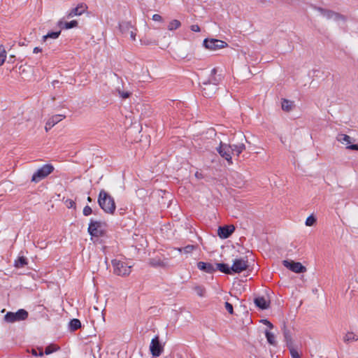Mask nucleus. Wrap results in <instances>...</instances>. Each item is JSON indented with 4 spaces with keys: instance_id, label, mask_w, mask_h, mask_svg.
Listing matches in <instances>:
<instances>
[{
    "instance_id": "1",
    "label": "nucleus",
    "mask_w": 358,
    "mask_h": 358,
    "mask_svg": "<svg viewBox=\"0 0 358 358\" xmlns=\"http://www.w3.org/2000/svg\"><path fill=\"white\" fill-rule=\"evenodd\" d=\"M98 203L100 208L106 213L114 214L116 205L114 199L105 190L102 189L99 194Z\"/></svg>"
},
{
    "instance_id": "2",
    "label": "nucleus",
    "mask_w": 358,
    "mask_h": 358,
    "mask_svg": "<svg viewBox=\"0 0 358 358\" xmlns=\"http://www.w3.org/2000/svg\"><path fill=\"white\" fill-rule=\"evenodd\" d=\"M113 272L115 274L120 276H127L131 271V265H129L126 261L115 259L112 261Z\"/></svg>"
},
{
    "instance_id": "3",
    "label": "nucleus",
    "mask_w": 358,
    "mask_h": 358,
    "mask_svg": "<svg viewBox=\"0 0 358 358\" xmlns=\"http://www.w3.org/2000/svg\"><path fill=\"white\" fill-rule=\"evenodd\" d=\"M54 169V166L50 164L43 165L33 174L31 182L35 183L40 182L52 173Z\"/></svg>"
},
{
    "instance_id": "4",
    "label": "nucleus",
    "mask_w": 358,
    "mask_h": 358,
    "mask_svg": "<svg viewBox=\"0 0 358 358\" xmlns=\"http://www.w3.org/2000/svg\"><path fill=\"white\" fill-rule=\"evenodd\" d=\"M315 10L320 13L321 15L327 20H333L334 21L345 20V17L341 14L334 12L331 10L325 9L322 7L314 6Z\"/></svg>"
},
{
    "instance_id": "5",
    "label": "nucleus",
    "mask_w": 358,
    "mask_h": 358,
    "mask_svg": "<svg viewBox=\"0 0 358 358\" xmlns=\"http://www.w3.org/2000/svg\"><path fill=\"white\" fill-rule=\"evenodd\" d=\"M28 317V313L24 309H20L16 313L8 312L4 316V320L7 322H15L17 321L24 320Z\"/></svg>"
},
{
    "instance_id": "6",
    "label": "nucleus",
    "mask_w": 358,
    "mask_h": 358,
    "mask_svg": "<svg viewBox=\"0 0 358 358\" xmlns=\"http://www.w3.org/2000/svg\"><path fill=\"white\" fill-rule=\"evenodd\" d=\"M218 153L220 156L224 158L229 164H232V146L231 145L220 143V146L217 148Z\"/></svg>"
},
{
    "instance_id": "7",
    "label": "nucleus",
    "mask_w": 358,
    "mask_h": 358,
    "mask_svg": "<svg viewBox=\"0 0 358 358\" xmlns=\"http://www.w3.org/2000/svg\"><path fill=\"white\" fill-rule=\"evenodd\" d=\"M150 351L152 357H159L164 351V345L160 343L159 336H155L150 344Z\"/></svg>"
},
{
    "instance_id": "8",
    "label": "nucleus",
    "mask_w": 358,
    "mask_h": 358,
    "mask_svg": "<svg viewBox=\"0 0 358 358\" xmlns=\"http://www.w3.org/2000/svg\"><path fill=\"white\" fill-rule=\"evenodd\" d=\"M203 45L210 50H217L227 47V43L225 41L218 39L206 38L203 41Z\"/></svg>"
},
{
    "instance_id": "9",
    "label": "nucleus",
    "mask_w": 358,
    "mask_h": 358,
    "mask_svg": "<svg viewBox=\"0 0 358 358\" xmlns=\"http://www.w3.org/2000/svg\"><path fill=\"white\" fill-rule=\"evenodd\" d=\"M248 267V262L246 258L235 259L231 267L232 273H240L245 271Z\"/></svg>"
},
{
    "instance_id": "10",
    "label": "nucleus",
    "mask_w": 358,
    "mask_h": 358,
    "mask_svg": "<svg viewBox=\"0 0 358 358\" xmlns=\"http://www.w3.org/2000/svg\"><path fill=\"white\" fill-rule=\"evenodd\" d=\"M218 80L216 78L212 79L209 82H203L202 87L203 95L206 97H210L214 93Z\"/></svg>"
},
{
    "instance_id": "11",
    "label": "nucleus",
    "mask_w": 358,
    "mask_h": 358,
    "mask_svg": "<svg viewBox=\"0 0 358 358\" xmlns=\"http://www.w3.org/2000/svg\"><path fill=\"white\" fill-rule=\"evenodd\" d=\"M282 264L285 267L296 273H301L306 271V268L300 262H295L292 260H284L282 262Z\"/></svg>"
},
{
    "instance_id": "12",
    "label": "nucleus",
    "mask_w": 358,
    "mask_h": 358,
    "mask_svg": "<svg viewBox=\"0 0 358 358\" xmlns=\"http://www.w3.org/2000/svg\"><path fill=\"white\" fill-rule=\"evenodd\" d=\"M336 139L338 142L342 144L346 145L347 148L353 150H358V144H351V137L347 134H338Z\"/></svg>"
},
{
    "instance_id": "13",
    "label": "nucleus",
    "mask_w": 358,
    "mask_h": 358,
    "mask_svg": "<svg viewBox=\"0 0 358 358\" xmlns=\"http://www.w3.org/2000/svg\"><path fill=\"white\" fill-rule=\"evenodd\" d=\"M66 117L65 115L62 114H57L55 115L51 116L48 118V120L46 122L45 129L46 131H48L50 129H51L55 124L61 122L62 120H64Z\"/></svg>"
},
{
    "instance_id": "14",
    "label": "nucleus",
    "mask_w": 358,
    "mask_h": 358,
    "mask_svg": "<svg viewBox=\"0 0 358 358\" xmlns=\"http://www.w3.org/2000/svg\"><path fill=\"white\" fill-rule=\"evenodd\" d=\"M235 228L233 225H226L220 227L218 229V236L221 238H227L234 231Z\"/></svg>"
},
{
    "instance_id": "15",
    "label": "nucleus",
    "mask_w": 358,
    "mask_h": 358,
    "mask_svg": "<svg viewBox=\"0 0 358 358\" xmlns=\"http://www.w3.org/2000/svg\"><path fill=\"white\" fill-rule=\"evenodd\" d=\"M101 223L96 221H91L88 227V232L93 236H99L101 234L100 229Z\"/></svg>"
},
{
    "instance_id": "16",
    "label": "nucleus",
    "mask_w": 358,
    "mask_h": 358,
    "mask_svg": "<svg viewBox=\"0 0 358 358\" xmlns=\"http://www.w3.org/2000/svg\"><path fill=\"white\" fill-rule=\"evenodd\" d=\"M87 9V6L84 3L78 4L76 7L72 8L67 13V17H73L74 16H78L82 15Z\"/></svg>"
},
{
    "instance_id": "17",
    "label": "nucleus",
    "mask_w": 358,
    "mask_h": 358,
    "mask_svg": "<svg viewBox=\"0 0 358 358\" xmlns=\"http://www.w3.org/2000/svg\"><path fill=\"white\" fill-rule=\"evenodd\" d=\"M197 268L203 272L207 273H213L216 271V268L210 263L199 262L197 263Z\"/></svg>"
},
{
    "instance_id": "18",
    "label": "nucleus",
    "mask_w": 358,
    "mask_h": 358,
    "mask_svg": "<svg viewBox=\"0 0 358 358\" xmlns=\"http://www.w3.org/2000/svg\"><path fill=\"white\" fill-rule=\"evenodd\" d=\"M254 301L255 305L262 310L267 309L269 306V301L263 296L255 298Z\"/></svg>"
},
{
    "instance_id": "19",
    "label": "nucleus",
    "mask_w": 358,
    "mask_h": 358,
    "mask_svg": "<svg viewBox=\"0 0 358 358\" xmlns=\"http://www.w3.org/2000/svg\"><path fill=\"white\" fill-rule=\"evenodd\" d=\"M58 26L62 29H71L78 26V22L76 20H72L71 22H64L60 20L58 22Z\"/></svg>"
},
{
    "instance_id": "20",
    "label": "nucleus",
    "mask_w": 358,
    "mask_h": 358,
    "mask_svg": "<svg viewBox=\"0 0 358 358\" xmlns=\"http://www.w3.org/2000/svg\"><path fill=\"white\" fill-rule=\"evenodd\" d=\"M216 269H218L220 271L226 273V274H231L232 271L231 270V267H229L227 264L223 263H219L216 264Z\"/></svg>"
},
{
    "instance_id": "21",
    "label": "nucleus",
    "mask_w": 358,
    "mask_h": 358,
    "mask_svg": "<svg viewBox=\"0 0 358 358\" xmlns=\"http://www.w3.org/2000/svg\"><path fill=\"white\" fill-rule=\"evenodd\" d=\"M232 155H239L245 149V146L243 143H239L237 145H232Z\"/></svg>"
},
{
    "instance_id": "22",
    "label": "nucleus",
    "mask_w": 358,
    "mask_h": 358,
    "mask_svg": "<svg viewBox=\"0 0 358 358\" xmlns=\"http://www.w3.org/2000/svg\"><path fill=\"white\" fill-rule=\"evenodd\" d=\"M150 264L153 266H159V267H166L168 266V262L166 261H162L160 259H151Z\"/></svg>"
},
{
    "instance_id": "23",
    "label": "nucleus",
    "mask_w": 358,
    "mask_h": 358,
    "mask_svg": "<svg viewBox=\"0 0 358 358\" xmlns=\"http://www.w3.org/2000/svg\"><path fill=\"white\" fill-rule=\"evenodd\" d=\"M193 289L199 296L204 297L206 296V290L204 286L196 285L193 287Z\"/></svg>"
},
{
    "instance_id": "24",
    "label": "nucleus",
    "mask_w": 358,
    "mask_h": 358,
    "mask_svg": "<svg viewBox=\"0 0 358 358\" xmlns=\"http://www.w3.org/2000/svg\"><path fill=\"white\" fill-rule=\"evenodd\" d=\"M27 264V259L24 257H20L15 261V266L16 268H23L25 265Z\"/></svg>"
},
{
    "instance_id": "25",
    "label": "nucleus",
    "mask_w": 358,
    "mask_h": 358,
    "mask_svg": "<svg viewBox=\"0 0 358 358\" xmlns=\"http://www.w3.org/2000/svg\"><path fill=\"white\" fill-rule=\"evenodd\" d=\"M180 26L181 23L179 20H173L169 23L167 29L170 31H173L178 29Z\"/></svg>"
},
{
    "instance_id": "26",
    "label": "nucleus",
    "mask_w": 358,
    "mask_h": 358,
    "mask_svg": "<svg viewBox=\"0 0 358 358\" xmlns=\"http://www.w3.org/2000/svg\"><path fill=\"white\" fill-rule=\"evenodd\" d=\"M61 31L48 32L45 36H43V40L45 41L48 38L56 39L59 37Z\"/></svg>"
},
{
    "instance_id": "27",
    "label": "nucleus",
    "mask_w": 358,
    "mask_h": 358,
    "mask_svg": "<svg viewBox=\"0 0 358 358\" xmlns=\"http://www.w3.org/2000/svg\"><path fill=\"white\" fill-rule=\"evenodd\" d=\"M69 326L71 330L76 331L81 327L80 321L78 319H73L69 323Z\"/></svg>"
},
{
    "instance_id": "28",
    "label": "nucleus",
    "mask_w": 358,
    "mask_h": 358,
    "mask_svg": "<svg viewBox=\"0 0 358 358\" xmlns=\"http://www.w3.org/2000/svg\"><path fill=\"white\" fill-rule=\"evenodd\" d=\"M358 337L355 335L352 332H348L343 337V341L345 343H349L352 341H357Z\"/></svg>"
},
{
    "instance_id": "29",
    "label": "nucleus",
    "mask_w": 358,
    "mask_h": 358,
    "mask_svg": "<svg viewBox=\"0 0 358 358\" xmlns=\"http://www.w3.org/2000/svg\"><path fill=\"white\" fill-rule=\"evenodd\" d=\"M293 106V103L289 100L283 99L282 101V109L285 111H289Z\"/></svg>"
},
{
    "instance_id": "30",
    "label": "nucleus",
    "mask_w": 358,
    "mask_h": 358,
    "mask_svg": "<svg viewBox=\"0 0 358 358\" xmlns=\"http://www.w3.org/2000/svg\"><path fill=\"white\" fill-rule=\"evenodd\" d=\"M266 337L268 342L271 345H275V336L273 333L269 331H266Z\"/></svg>"
},
{
    "instance_id": "31",
    "label": "nucleus",
    "mask_w": 358,
    "mask_h": 358,
    "mask_svg": "<svg viewBox=\"0 0 358 358\" xmlns=\"http://www.w3.org/2000/svg\"><path fill=\"white\" fill-rule=\"evenodd\" d=\"M195 249V246L193 245H188L183 248H178L179 252H183L186 254L191 253Z\"/></svg>"
},
{
    "instance_id": "32",
    "label": "nucleus",
    "mask_w": 358,
    "mask_h": 358,
    "mask_svg": "<svg viewBox=\"0 0 358 358\" xmlns=\"http://www.w3.org/2000/svg\"><path fill=\"white\" fill-rule=\"evenodd\" d=\"M6 58V52L5 49L0 46V66L3 65Z\"/></svg>"
},
{
    "instance_id": "33",
    "label": "nucleus",
    "mask_w": 358,
    "mask_h": 358,
    "mask_svg": "<svg viewBox=\"0 0 358 358\" xmlns=\"http://www.w3.org/2000/svg\"><path fill=\"white\" fill-rule=\"evenodd\" d=\"M316 219L315 218V217L313 215H310L306 220V225L308 227L313 226L314 225Z\"/></svg>"
},
{
    "instance_id": "34",
    "label": "nucleus",
    "mask_w": 358,
    "mask_h": 358,
    "mask_svg": "<svg viewBox=\"0 0 358 358\" xmlns=\"http://www.w3.org/2000/svg\"><path fill=\"white\" fill-rule=\"evenodd\" d=\"M31 352L35 357H37V356L42 357L43 355V352L42 348H38L37 350L31 349Z\"/></svg>"
},
{
    "instance_id": "35",
    "label": "nucleus",
    "mask_w": 358,
    "mask_h": 358,
    "mask_svg": "<svg viewBox=\"0 0 358 358\" xmlns=\"http://www.w3.org/2000/svg\"><path fill=\"white\" fill-rule=\"evenodd\" d=\"M57 350V348L55 345H51L48 347H46L45 353L46 355H50L53 352H55Z\"/></svg>"
},
{
    "instance_id": "36",
    "label": "nucleus",
    "mask_w": 358,
    "mask_h": 358,
    "mask_svg": "<svg viewBox=\"0 0 358 358\" xmlns=\"http://www.w3.org/2000/svg\"><path fill=\"white\" fill-rule=\"evenodd\" d=\"M289 352H290L292 358H300L301 357L299 354L298 353V352L292 347L289 348Z\"/></svg>"
},
{
    "instance_id": "37",
    "label": "nucleus",
    "mask_w": 358,
    "mask_h": 358,
    "mask_svg": "<svg viewBox=\"0 0 358 358\" xmlns=\"http://www.w3.org/2000/svg\"><path fill=\"white\" fill-rule=\"evenodd\" d=\"M224 306H225V308L226 310L230 313V314H233L234 313V308H233V306L229 303V302H225V304H224Z\"/></svg>"
},
{
    "instance_id": "38",
    "label": "nucleus",
    "mask_w": 358,
    "mask_h": 358,
    "mask_svg": "<svg viewBox=\"0 0 358 358\" xmlns=\"http://www.w3.org/2000/svg\"><path fill=\"white\" fill-rule=\"evenodd\" d=\"M92 213V208L89 206H86L83 208V215H84L88 216V215H91Z\"/></svg>"
},
{
    "instance_id": "39",
    "label": "nucleus",
    "mask_w": 358,
    "mask_h": 358,
    "mask_svg": "<svg viewBox=\"0 0 358 358\" xmlns=\"http://www.w3.org/2000/svg\"><path fill=\"white\" fill-rule=\"evenodd\" d=\"M65 203L69 208H74L76 206L75 202L71 199H67Z\"/></svg>"
},
{
    "instance_id": "40",
    "label": "nucleus",
    "mask_w": 358,
    "mask_h": 358,
    "mask_svg": "<svg viewBox=\"0 0 358 358\" xmlns=\"http://www.w3.org/2000/svg\"><path fill=\"white\" fill-rule=\"evenodd\" d=\"M190 29L194 32H199L201 31L198 24H193L190 27Z\"/></svg>"
},
{
    "instance_id": "41",
    "label": "nucleus",
    "mask_w": 358,
    "mask_h": 358,
    "mask_svg": "<svg viewBox=\"0 0 358 358\" xmlns=\"http://www.w3.org/2000/svg\"><path fill=\"white\" fill-rule=\"evenodd\" d=\"M152 20L154 21H157V22H159V21H162V17L159 14H155L152 15Z\"/></svg>"
},
{
    "instance_id": "42",
    "label": "nucleus",
    "mask_w": 358,
    "mask_h": 358,
    "mask_svg": "<svg viewBox=\"0 0 358 358\" xmlns=\"http://www.w3.org/2000/svg\"><path fill=\"white\" fill-rule=\"evenodd\" d=\"M136 33L134 31H130V37L133 41L136 40Z\"/></svg>"
},
{
    "instance_id": "43",
    "label": "nucleus",
    "mask_w": 358,
    "mask_h": 358,
    "mask_svg": "<svg viewBox=\"0 0 358 358\" xmlns=\"http://www.w3.org/2000/svg\"><path fill=\"white\" fill-rule=\"evenodd\" d=\"M195 177H196V178H198V179H201V178H203V175H202V173H199V172L196 171V172L195 173Z\"/></svg>"
},
{
    "instance_id": "44",
    "label": "nucleus",
    "mask_w": 358,
    "mask_h": 358,
    "mask_svg": "<svg viewBox=\"0 0 358 358\" xmlns=\"http://www.w3.org/2000/svg\"><path fill=\"white\" fill-rule=\"evenodd\" d=\"M41 48H38V47H36L34 49V53H38V52H41Z\"/></svg>"
},
{
    "instance_id": "45",
    "label": "nucleus",
    "mask_w": 358,
    "mask_h": 358,
    "mask_svg": "<svg viewBox=\"0 0 358 358\" xmlns=\"http://www.w3.org/2000/svg\"><path fill=\"white\" fill-rule=\"evenodd\" d=\"M122 97L125 99V98H128L129 96V93L128 92H125V93H122L121 94Z\"/></svg>"
},
{
    "instance_id": "46",
    "label": "nucleus",
    "mask_w": 358,
    "mask_h": 358,
    "mask_svg": "<svg viewBox=\"0 0 358 358\" xmlns=\"http://www.w3.org/2000/svg\"><path fill=\"white\" fill-rule=\"evenodd\" d=\"M264 323H265L266 324H267L270 328H272V327H273L272 324H271L270 322H268V320H264Z\"/></svg>"
},
{
    "instance_id": "47",
    "label": "nucleus",
    "mask_w": 358,
    "mask_h": 358,
    "mask_svg": "<svg viewBox=\"0 0 358 358\" xmlns=\"http://www.w3.org/2000/svg\"><path fill=\"white\" fill-rule=\"evenodd\" d=\"M216 73H217V69H216L215 68H214V69H213L211 70V75H212V76L215 75V74H216Z\"/></svg>"
},
{
    "instance_id": "48",
    "label": "nucleus",
    "mask_w": 358,
    "mask_h": 358,
    "mask_svg": "<svg viewBox=\"0 0 358 358\" xmlns=\"http://www.w3.org/2000/svg\"><path fill=\"white\" fill-rule=\"evenodd\" d=\"M87 201H88L89 202H91V201H92V199H91V197H90V196H88V197H87Z\"/></svg>"
},
{
    "instance_id": "49",
    "label": "nucleus",
    "mask_w": 358,
    "mask_h": 358,
    "mask_svg": "<svg viewBox=\"0 0 358 358\" xmlns=\"http://www.w3.org/2000/svg\"><path fill=\"white\" fill-rule=\"evenodd\" d=\"M285 336L286 338H287V333H285Z\"/></svg>"
},
{
    "instance_id": "50",
    "label": "nucleus",
    "mask_w": 358,
    "mask_h": 358,
    "mask_svg": "<svg viewBox=\"0 0 358 358\" xmlns=\"http://www.w3.org/2000/svg\"><path fill=\"white\" fill-rule=\"evenodd\" d=\"M301 358V357H300Z\"/></svg>"
}]
</instances>
